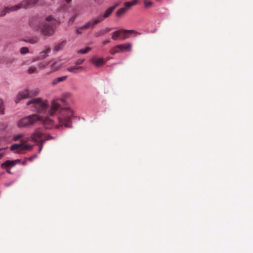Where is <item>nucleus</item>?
Listing matches in <instances>:
<instances>
[{
    "mask_svg": "<svg viewBox=\"0 0 253 253\" xmlns=\"http://www.w3.org/2000/svg\"><path fill=\"white\" fill-rule=\"evenodd\" d=\"M64 104L65 100L64 98H56L52 100L51 105L49 107L46 100L38 97L32 98L28 101L26 105L30 106L33 111L39 113L53 116L58 113V121L59 124L55 125L56 128L64 126L66 127H71V118L73 116V111L68 107H61V103Z\"/></svg>",
    "mask_w": 253,
    "mask_h": 253,
    "instance_id": "obj_1",
    "label": "nucleus"
},
{
    "mask_svg": "<svg viewBox=\"0 0 253 253\" xmlns=\"http://www.w3.org/2000/svg\"><path fill=\"white\" fill-rule=\"evenodd\" d=\"M54 18L52 15L48 16L44 19L32 18L29 21L30 26L36 31L45 36H51L54 33L53 27Z\"/></svg>",
    "mask_w": 253,
    "mask_h": 253,
    "instance_id": "obj_2",
    "label": "nucleus"
},
{
    "mask_svg": "<svg viewBox=\"0 0 253 253\" xmlns=\"http://www.w3.org/2000/svg\"><path fill=\"white\" fill-rule=\"evenodd\" d=\"M40 122L49 127L50 126L53 125V121L47 117L41 118L38 115L34 114L30 115L20 119L17 123L18 127H24L28 126L35 124L36 122Z\"/></svg>",
    "mask_w": 253,
    "mask_h": 253,
    "instance_id": "obj_3",
    "label": "nucleus"
},
{
    "mask_svg": "<svg viewBox=\"0 0 253 253\" xmlns=\"http://www.w3.org/2000/svg\"><path fill=\"white\" fill-rule=\"evenodd\" d=\"M39 90L38 88L32 90L25 89L22 91H20L17 94L14 99V101L17 104L22 99L31 97L34 96H36L39 94Z\"/></svg>",
    "mask_w": 253,
    "mask_h": 253,
    "instance_id": "obj_4",
    "label": "nucleus"
},
{
    "mask_svg": "<svg viewBox=\"0 0 253 253\" xmlns=\"http://www.w3.org/2000/svg\"><path fill=\"white\" fill-rule=\"evenodd\" d=\"M134 33H136V32L133 30H122L116 31L112 33V39L115 41L118 39L124 40L128 38L131 34Z\"/></svg>",
    "mask_w": 253,
    "mask_h": 253,
    "instance_id": "obj_5",
    "label": "nucleus"
},
{
    "mask_svg": "<svg viewBox=\"0 0 253 253\" xmlns=\"http://www.w3.org/2000/svg\"><path fill=\"white\" fill-rule=\"evenodd\" d=\"M33 145L22 142L20 144H14L10 147L11 151H16L18 153H23L25 151L30 150Z\"/></svg>",
    "mask_w": 253,
    "mask_h": 253,
    "instance_id": "obj_6",
    "label": "nucleus"
},
{
    "mask_svg": "<svg viewBox=\"0 0 253 253\" xmlns=\"http://www.w3.org/2000/svg\"><path fill=\"white\" fill-rule=\"evenodd\" d=\"M138 3V0H133L131 1L126 2L124 4L125 7L119 9L116 12V16L118 18L121 17L125 14L126 11L131 6L137 4Z\"/></svg>",
    "mask_w": 253,
    "mask_h": 253,
    "instance_id": "obj_7",
    "label": "nucleus"
},
{
    "mask_svg": "<svg viewBox=\"0 0 253 253\" xmlns=\"http://www.w3.org/2000/svg\"><path fill=\"white\" fill-rule=\"evenodd\" d=\"M102 21L100 19L98 15L95 17H93L84 24L85 28L87 29H93L97 25L101 23Z\"/></svg>",
    "mask_w": 253,
    "mask_h": 253,
    "instance_id": "obj_8",
    "label": "nucleus"
},
{
    "mask_svg": "<svg viewBox=\"0 0 253 253\" xmlns=\"http://www.w3.org/2000/svg\"><path fill=\"white\" fill-rule=\"evenodd\" d=\"M39 0H23L17 5L19 9L21 8L28 9L34 6L36 4Z\"/></svg>",
    "mask_w": 253,
    "mask_h": 253,
    "instance_id": "obj_9",
    "label": "nucleus"
},
{
    "mask_svg": "<svg viewBox=\"0 0 253 253\" xmlns=\"http://www.w3.org/2000/svg\"><path fill=\"white\" fill-rule=\"evenodd\" d=\"M44 134L40 129L35 130L31 135L30 140L35 143H39L43 139Z\"/></svg>",
    "mask_w": 253,
    "mask_h": 253,
    "instance_id": "obj_10",
    "label": "nucleus"
},
{
    "mask_svg": "<svg viewBox=\"0 0 253 253\" xmlns=\"http://www.w3.org/2000/svg\"><path fill=\"white\" fill-rule=\"evenodd\" d=\"M118 4L116 3L114 5L108 8L104 12L103 14H100L98 15V16L100 17V19H101L102 22L104 21V20L106 18H108L112 13V12L114 11V10L115 9L117 6H118Z\"/></svg>",
    "mask_w": 253,
    "mask_h": 253,
    "instance_id": "obj_11",
    "label": "nucleus"
},
{
    "mask_svg": "<svg viewBox=\"0 0 253 253\" xmlns=\"http://www.w3.org/2000/svg\"><path fill=\"white\" fill-rule=\"evenodd\" d=\"M118 4L116 3L114 5L108 8L104 12L103 14H100L98 15V16L100 17V19H101L102 22L104 21V20L106 18H108L112 13V12L114 11V10L115 9L117 6H118Z\"/></svg>",
    "mask_w": 253,
    "mask_h": 253,
    "instance_id": "obj_12",
    "label": "nucleus"
},
{
    "mask_svg": "<svg viewBox=\"0 0 253 253\" xmlns=\"http://www.w3.org/2000/svg\"><path fill=\"white\" fill-rule=\"evenodd\" d=\"M19 7L17 5L11 7H5L0 11V17H3L11 11H17Z\"/></svg>",
    "mask_w": 253,
    "mask_h": 253,
    "instance_id": "obj_13",
    "label": "nucleus"
},
{
    "mask_svg": "<svg viewBox=\"0 0 253 253\" xmlns=\"http://www.w3.org/2000/svg\"><path fill=\"white\" fill-rule=\"evenodd\" d=\"M90 62L94 66L97 67L101 66L105 63L103 58H97L93 57L90 59Z\"/></svg>",
    "mask_w": 253,
    "mask_h": 253,
    "instance_id": "obj_14",
    "label": "nucleus"
},
{
    "mask_svg": "<svg viewBox=\"0 0 253 253\" xmlns=\"http://www.w3.org/2000/svg\"><path fill=\"white\" fill-rule=\"evenodd\" d=\"M15 165V161H6L1 165L2 168H10Z\"/></svg>",
    "mask_w": 253,
    "mask_h": 253,
    "instance_id": "obj_15",
    "label": "nucleus"
},
{
    "mask_svg": "<svg viewBox=\"0 0 253 253\" xmlns=\"http://www.w3.org/2000/svg\"><path fill=\"white\" fill-rule=\"evenodd\" d=\"M120 52H122L120 44L113 47L110 50V53L112 55H114Z\"/></svg>",
    "mask_w": 253,
    "mask_h": 253,
    "instance_id": "obj_16",
    "label": "nucleus"
},
{
    "mask_svg": "<svg viewBox=\"0 0 253 253\" xmlns=\"http://www.w3.org/2000/svg\"><path fill=\"white\" fill-rule=\"evenodd\" d=\"M120 46L122 52H124L125 51H130L131 50V44L129 43L120 44Z\"/></svg>",
    "mask_w": 253,
    "mask_h": 253,
    "instance_id": "obj_17",
    "label": "nucleus"
},
{
    "mask_svg": "<svg viewBox=\"0 0 253 253\" xmlns=\"http://www.w3.org/2000/svg\"><path fill=\"white\" fill-rule=\"evenodd\" d=\"M111 30L110 28H105V29H101L95 33L96 37H99L105 35L106 33L109 32Z\"/></svg>",
    "mask_w": 253,
    "mask_h": 253,
    "instance_id": "obj_18",
    "label": "nucleus"
},
{
    "mask_svg": "<svg viewBox=\"0 0 253 253\" xmlns=\"http://www.w3.org/2000/svg\"><path fill=\"white\" fill-rule=\"evenodd\" d=\"M66 43V41H62L60 43L57 44L54 48L53 51L55 52H58V51L62 50L64 46L65 45Z\"/></svg>",
    "mask_w": 253,
    "mask_h": 253,
    "instance_id": "obj_19",
    "label": "nucleus"
},
{
    "mask_svg": "<svg viewBox=\"0 0 253 253\" xmlns=\"http://www.w3.org/2000/svg\"><path fill=\"white\" fill-rule=\"evenodd\" d=\"M67 78V76H66L57 78L52 81L51 84L52 85H56L57 84H58L59 83L63 82L64 81L66 80Z\"/></svg>",
    "mask_w": 253,
    "mask_h": 253,
    "instance_id": "obj_20",
    "label": "nucleus"
},
{
    "mask_svg": "<svg viewBox=\"0 0 253 253\" xmlns=\"http://www.w3.org/2000/svg\"><path fill=\"white\" fill-rule=\"evenodd\" d=\"M83 67L82 66H73L67 68V70L70 72L76 73L79 70H82Z\"/></svg>",
    "mask_w": 253,
    "mask_h": 253,
    "instance_id": "obj_21",
    "label": "nucleus"
},
{
    "mask_svg": "<svg viewBox=\"0 0 253 253\" xmlns=\"http://www.w3.org/2000/svg\"><path fill=\"white\" fill-rule=\"evenodd\" d=\"M62 64H58V61H55L50 66V68L53 71H57L60 68Z\"/></svg>",
    "mask_w": 253,
    "mask_h": 253,
    "instance_id": "obj_22",
    "label": "nucleus"
},
{
    "mask_svg": "<svg viewBox=\"0 0 253 253\" xmlns=\"http://www.w3.org/2000/svg\"><path fill=\"white\" fill-rule=\"evenodd\" d=\"M91 50V48L90 47H86L85 48L81 49L77 51V53H81V54H85L87 53L88 51H89Z\"/></svg>",
    "mask_w": 253,
    "mask_h": 253,
    "instance_id": "obj_23",
    "label": "nucleus"
},
{
    "mask_svg": "<svg viewBox=\"0 0 253 253\" xmlns=\"http://www.w3.org/2000/svg\"><path fill=\"white\" fill-rule=\"evenodd\" d=\"M87 30L86 28H85L84 24L82 26L77 28L76 32L77 34H81L83 30Z\"/></svg>",
    "mask_w": 253,
    "mask_h": 253,
    "instance_id": "obj_24",
    "label": "nucleus"
},
{
    "mask_svg": "<svg viewBox=\"0 0 253 253\" xmlns=\"http://www.w3.org/2000/svg\"><path fill=\"white\" fill-rule=\"evenodd\" d=\"M20 51L22 54H24L29 52V49L28 47H23L20 48Z\"/></svg>",
    "mask_w": 253,
    "mask_h": 253,
    "instance_id": "obj_25",
    "label": "nucleus"
},
{
    "mask_svg": "<svg viewBox=\"0 0 253 253\" xmlns=\"http://www.w3.org/2000/svg\"><path fill=\"white\" fill-rule=\"evenodd\" d=\"M37 68L35 67H30L27 70L29 74H33L36 72Z\"/></svg>",
    "mask_w": 253,
    "mask_h": 253,
    "instance_id": "obj_26",
    "label": "nucleus"
},
{
    "mask_svg": "<svg viewBox=\"0 0 253 253\" xmlns=\"http://www.w3.org/2000/svg\"><path fill=\"white\" fill-rule=\"evenodd\" d=\"M144 2V5H145V7H146V8L150 7L153 5L152 2H151L150 1H148L147 0H145Z\"/></svg>",
    "mask_w": 253,
    "mask_h": 253,
    "instance_id": "obj_27",
    "label": "nucleus"
},
{
    "mask_svg": "<svg viewBox=\"0 0 253 253\" xmlns=\"http://www.w3.org/2000/svg\"><path fill=\"white\" fill-rule=\"evenodd\" d=\"M47 56V55H45V54H42L41 53H40L39 56L37 57V60H43L45 59Z\"/></svg>",
    "mask_w": 253,
    "mask_h": 253,
    "instance_id": "obj_28",
    "label": "nucleus"
},
{
    "mask_svg": "<svg viewBox=\"0 0 253 253\" xmlns=\"http://www.w3.org/2000/svg\"><path fill=\"white\" fill-rule=\"evenodd\" d=\"M4 113V108L3 107V101L0 99V114L3 115Z\"/></svg>",
    "mask_w": 253,
    "mask_h": 253,
    "instance_id": "obj_29",
    "label": "nucleus"
},
{
    "mask_svg": "<svg viewBox=\"0 0 253 253\" xmlns=\"http://www.w3.org/2000/svg\"><path fill=\"white\" fill-rule=\"evenodd\" d=\"M23 137L24 135L22 134H18L13 137V140L15 141H17L19 139L22 138Z\"/></svg>",
    "mask_w": 253,
    "mask_h": 253,
    "instance_id": "obj_30",
    "label": "nucleus"
},
{
    "mask_svg": "<svg viewBox=\"0 0 253 253\" xmlns=\"http://www.w3.org/2000/svg\"><path fill=\"white\" fill-rule=\"evenodd\" d=\"M51 51V49L49 47H46L44 50L41 52L40 53L42 54H45V55H47L48 53H49Z\"/></svg>",
    "mask_w": 253,
    "mask_h": 253,
    "instance_id": "obj_31",
    "label": "nucleus"
},
{
    "mask_svg": "<svg viewBox=\"0 0 253 253\" xmlns=\"http://www.w3.org/2000/svg\"><path fill=\"white\" fill-rule=\"evenodd\" d=\"M45 142V140H41L40 141V142L38 143L40 145L39 147V152H40L42 149V148L43 147V144Z\"/></svg>",
    "mask_w": 253,
    "mask_h": 253,
    "instance_id": "obj_32",
    "label": "nucleus"
},
{
    "mask_svg": "<svg viewBox=\"0 0 253 253\" xmlns=\"http://www.w3.org/2000/svg\"><path fill=\"white\" fill-rule=\"evenodd\" d=\"M84 62V59H78L76 62L75 64L77 65H81Z\"/></svg>",
    "mask_w": 253,
    "mask_h": 253,
    "instance_id": "obj_33",
    "label": "nucleus"
},
{
    "mask_svg": "<svg viewBox=\"0 0 253 253\" xmlns=\"http://www.w3.org/2000/svg\"><path fill=\"white\" fill-rule=\"evenodd\" d=\"M6 127V125L2 123H0V130H3Z\"/></svg>",
    "mask_w": 253,
    "mask_h": 253,
    "instance_id": "obj_34",
    "label": "nucleus"
},
{
    "mask_svg": "<svg viewBox=\"0 0 253 253\" xmlns=\"http://www.w3.org/2000/svg\"><path fill=\"white\" fill-rule=\"evenodd\" d=\"M52 137L50 136V135H46L45 136V138H43V139L42 140H45V141H46V140H50V139H52Z\"/></svg>",
    "mask_w": 253,
    "mask_h": 253,
    "instance_id": "obj_35",
    "label": "nucleus"
},
{
    "mask_svg": "<svg viewBox=\"0 0 253 253\" xmlns=\"http://www.w3.org/2000/svg\"><path fill=\"white\" fill-rule=\"evenodd\" d=\"M4 154V149H0V159L3 156Z\"/></svg>",
    "mask_w": 253,
    "mask_h": 253,
    "instance_id": "obj_36",
    "label": "nucleus"
},
{
    "mask_svg": "<svg viewBox=\"0 0 253 253\" xmlns=\"http://www.w3.org/2000/svg\"><path fill=\"white\" fill-rule=\"evenodd\" d=\"M37 40H30L29 41V42L31 43H35L36 42H37Z\"/></svg>",
    "mask_w": 253,
    "mask_h": 253,
    "instance_id": "obj_37",
    "label": "nucleus"
},
{
    "mask_svg": "<svg viewBox=\"0 0 253 253\" xmlns=\"http://www.w3.org/2000/svg\"><path fill=\"white\" fill-rule=\"evenodd\" d=\"M110 42V41L109 40H106V41H104L102 43L105 45L108 43H109Z\"/></svg>",
    "mask_w": 253,
    "mask_h": 253,
    "instance_id": "obj_38",
    "label": "nucleus"
},
{
    "mask_svg": "<svg viewBox=\"0 0 253 253\" xmlns=\"http://www.w3.org/2000/svg\"><path fill=\"white\" fill-rule=\"evenodd\" d=\"M48 63H49L48 62L46 63L45 64L42 63V64H41V67L43 68V67H45V66H46L47 64H48Z\"/></svg>",
    "mask_w": 253,
    "mask_h": 253,
    "instance_id": "obj_39",
    "label": "nucleus"
},
{
    "mask_svg": "<svg viewBox=\"0 0 253 253\" xmlns=\"http://www.w3.org/2000/svg\"><path fill=\"white\" fill-rule=\"evenodd\" d=\"M14 161H15V164L17 162H19L20 160H16Z\"/></svg>",
    "mask_w": 253,
    "mask_h": 253,
    "instance_id": "obj_40",
    "label": "nucleus"
},
{
    "mask_svg": "<svg viewBox=\"0 0 253 253\" xmlns=\"http://www.w3.org/2000/svg\"><path fill=\"white\" fill-rule=\"evenodd\" d=\"M95 2H97L98 0H94Z\"/></svg>",
    "mask_w": 253,
    "mask_h": 253,
    "instance_id": "obj_41",
    "label": "nucleus"
},
{
    "mask_svg": "<svg viewBox=\"0 0 253 253\" xmlns=\"http://www.w3.org/2000/svg\"><path fill=\"white\" fill-rule=\"evenodd\" d=\"M8 172H9V170H6Z\"/></svg>",
    "mask_w": 253,
    "mask_h": 253,
    "instance_id": "obj_42",
    "label": "nucleus"
}]
</instances>
